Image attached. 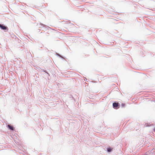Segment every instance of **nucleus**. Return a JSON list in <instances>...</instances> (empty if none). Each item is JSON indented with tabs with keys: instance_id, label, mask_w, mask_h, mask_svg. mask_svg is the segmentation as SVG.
<instances>
[{
	"instance_id": "39448f33",
	"label": "nucleus",
	"mask_w": 155,
	"mask_h": 155,
	"mask_svg": "<svg viewBox=\"0 0 155 155\" xmlns=\"http://www.w3.org/2000/svg\"><path fill=\"white\" fill-rule=\"evenodd\" d=\"M154 130L155 131V128L154 129Z\"/></svg>"
},
{
	"instance_id": "7ed1b4c3",
	"label": "nucleus",
	"mask_w": 155,
	"mask_h": 155,
	"mask_svg": "<svg viewBox=\"0 0 155 155\" xmlns=\"http://www.w3.org/2000/svg\"><path fill=\"white\" fill-rule=\"evenodd\" d=\"M8 127L11 130H13V127L12 126H11L10 125H8Z\"/></svg>"
},
{
	"instance_id": "20e7f679",
	"label": "nucleus",
	"mask_w": 155,
	"mask_h": 155,
	"mask_svg": "<svg viewBox=\"0 0 155 155\" xmlns=\"http://www.w3.org/2000/svg\"><path fill=\"white\" fill-rule=\"evenodd\" d=\"M107 150L108 152H110L111 150V149L110 148H108L107 149Z\"/></svg>"
},
{
	"instance_id": "f257e3e1",
	"label": "nucleus",
	"mask_w": 155,
	"mask_h": 155,
	"mask_svg": "<svg viewBox=\"0 0 155 155\" xmlns=\"http://www.w3.org/2000/svg\"><path fill=\"white\" fill-rule=\"evenodd\" d=\"M113 106L114 108L117 109V108H116L119 106V104L118 103L114 102L113 104Z\"/></svg>"
},
{
	"instance_id": "f03ea898",
	"label": "nucleus",
	"mask_w": 155,
	"mask_h": 155,
	"mask_svg": "<svg viewBox=\"0 0 155 155\" xmlns=\"http://www.w3.org/2000/svg\"><path fill=\"white\" fill-rule=\"evenodd\" d=\"M0 27L2 29H3L4 30H6L7 28V27L5 26H3V25L1 24H0Z\"/></svg>"
}]
</instances>
